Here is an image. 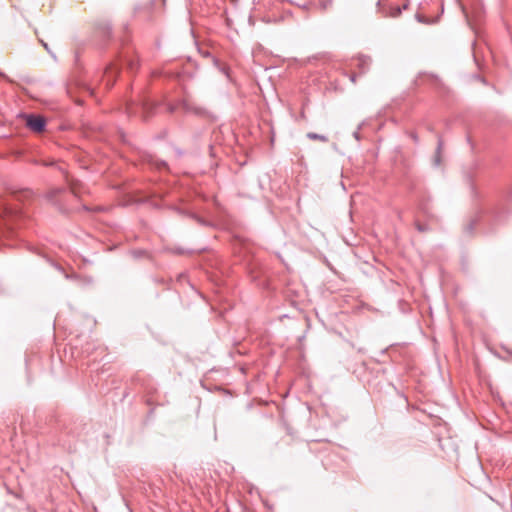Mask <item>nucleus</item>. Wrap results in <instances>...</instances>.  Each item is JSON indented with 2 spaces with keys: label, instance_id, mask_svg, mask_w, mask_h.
Returning <instances> with one entry per match:
<instances>
[{
  "label": "nucleus",
  "instance_id": "0eeeda50",
  "mask_svg": "<svg viewBox=\"0 0 512 512\" xmlns=\"http://www.w3.org/2000/svg\"><path fill=\"white\" fill-rule=\"evenodd\" d=\"M307 138H309L310 140H318V141H321V142H328V137L325 136V135H321V134H317V133H314V132H309L307 133Z\"/></svg>",
  "mask_w": 512,
  "mask_h": 512
},
{
  "label": "nucleus",
  "instance_id": "f8f14e48",
  "mask_svg": "<svg viewBox=\"0 0 512 512\" xmlns=\"http://www.w3.org/2000/svg\"><path fill=\"white\" fill-rule=\"evenodd\" d=\"M350 80L355 83L356 82V75L355 74H351L350 76Z\"/></svg>",
  "mask_w": 512,
  "mask_h": 512
},
{
  "label": "nucleus",
  "instance_id": "20e7f679",
  "mask_svg": "<svg viewBox=\"0 0 512 512\" xmlns=\"http://www.w3.org/2000/svg\"><path fill=\"white\" fill-rule=\"evenodd\" d=\"M119 73V68L116 64H111L106 68L104 81H106V86H111L115 80L116 75Z\"/></svg>",
  "mask_w": 512,
  "mask_h": 512
},
{
  "label": "nucleus",
  "instance_id": "9b49d317",
  "mask_svg": "<svg viewBox=\"0 0 512 512\" xmlns=\"http://www.w3.org/2000/svg\"><path fill=\"white\" fill-rule=\"evenodd\" d=\"M183 105H184V108H185L186 110H191V106H190V104H189L188 100H184V101H183Z\"/></svg>",
  "mask_w": 512,
  "mask_h": 512
},
{
  "label": "nucleus",
  "instance_id": "dca6fc26",
  "mask_svg": "<svg viewBox=\"0 0 512 512\" xmlns=\"http://www.w3.org/2000/svg\"><path fill=\"white\" fill-rule=\"evenodd\" d=\"M51 164L52 163H46V162L43 163L44 166L51 165Z\"/></svg>",
  "mask_w": 512,
  "mask_h": 512
},
{
  "label": "nucleus",
  "instance_id": "423d86ee",
  "mask_svg": "<svg viewBox=\"0 0 512 512\" xmlns=\"http://www.w3.org/2000/svg\"><path fill=\"white\" fill-rule=\"evenodd\" d=\"M139 108L142 111L143 117L147 119L154 109V103L149 100H144Z\"/></svg>",
  "mask_w": 512,
  "mask_h": 512
},
{
  "label": "nucleus",
  "instance_id": "39448f33",
  "mask_svg": "<svg viewBox=\"0 0 512 512\" xmlns=\"http://www.w3.org/2000/svg\"><path fill=\"white\" fill-rule=\"evenodd\" d=\"M371 64V58L368 56L360 55L356 58V67L359 69L360 74L365 73Z\"/></svg>",
  "mask_w": 512,
  "mask_h": 512
},
{
  "label": "nucleus",
  "instance_id": "4468645a",
  "mask_svg": "<svg viewBox=\"0 0 512 512\" xmlns=\"http://www.w3.org/2000/svg\"><path fill=\"white\" fill-rule=\"evenodd\" d=\"M417 228L420 230V231H423V228L422 226L418 225Z\"/></svg>",
  "mask_w": 512,
  "mask_h": 512
},
{
  "label": "nucleus",
  "instance_id": "ddd939ff",
  "mask_svg": "<svg viewBox=\"0 0 512 512\" xmlns=\"http://www.w3.org/2000/svg\"><path fill=\"white\" fill-rule=\"evenodd\" d=\"M71 189H72V192H73L74 194H76V189H75V187H72Z\"/></svg>",
  "mask_w": 512,
  "mask_h": 512
},
{
  "label": "nucleus",
  "instance_id": "7ed1b4c3",
  "mask_svg": "<svg viewBox=\"0 0 512 512\" xmlns=\"http://www.w3.org/2000/svg\"><path fill=\"white\" fill-rule=\"evenodd\" d=\"M26 125L30 130L40 133L44 130L46 121L41 116L29 115L27 116Z\"/></svg>",
  "mask_w": 512,
  "mask_h": 512
},
{
  "label": "nucleus",
  "instance_id": "1a4fd4ad",
  "mask_svg": "<svg viewBox=\"0 0 512 512\" xmlns=\"http://www.w3.org/2000/svg\"><path fill=\"white\" fill-rule=\"evenodd\" d=\"M126 64L129 70L134 71L138 67V61L136 59H127Z\"/></svg>",
  "mask_w": 512,
  "mask_h": 512
},
{
  "label": "nucleus",
  "instance_id": "6e6552de",
  "mask_svg": "<svg viewBox=\"0 0 512 512\" xmlns=\"http://www.w3.org/2000/svg\"><path fill=\"white\" fill-rule=\"evenodd\" d=\"M441 149H442V142L439 141L438 142V147H437V151H436V155L434 157V163L435 165H440L441 163V157H440V154H441Z\"/></svg>",
  "mask_w": 512,
  "mask_h": 512
},
{
  "label": "nucleus",
  "instance_id": "f03ea898",
  "mask_svg": "<svg viewBox=\"0 0 512 512\" xmlns=\"http://www.w3.org/2000/svg\"><path fill=\"white\" fill-rule=\"evenodd\" d=\"M377 6H378V12L383 17L396 18V17L400 16L402 10L408 9L409 3H408V1H406L402 6H396V5H392V4H389L384 1H378Z\"/></svg>",
  "mask_w": 512,
  "mask_h": 512
},
{
  "label": "nucleus",
  "instance_id": "9d476101",
  "mask_svg": "<svg viewBox=\"0 0 512 512\" xmlns=\"http://www.w3.org/2000/svg\"><path fill=\"white\" fill-rule=\"evenodd\" d=\"M127 111H128L129 114L136 113L134 107L132 105H130V104L127 106Z\"/></svg>",
  "mask_w": 512,
  "mask_h": 512
},
{
  "label": "nucleus",
  "instance_id": "2eb2a0df",
  "mask_svg": "<svg viewBox=\"0 0 512 512\" xmlns=\"http://www.w3.org/2000/svg\"><path fill=\"white\" fill-rule=\"evenodd\" d=\"M43 46L45 47L46 50H48V46L46 43H43Z\"/></svg>",
  "mask_w": 512,
  "mask_h": 512
},
{
  "label": "nucleus",
  "instance_id": "f257e3e1",
  "mask_svg": "<svg viewBox=\"0 0 512 512\" xmlns=\"http://www.w3.org/2000/svg\"><path fill=\"white\" fill-rule=\"evenodd\" d=\"M16 196L0 197V238L12 233L11 224L20 219L21 212L14 203Z\"/></svg>",
  "mask_w": 512,
  "mask_h": 512
}]
</instances>
